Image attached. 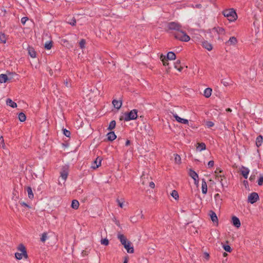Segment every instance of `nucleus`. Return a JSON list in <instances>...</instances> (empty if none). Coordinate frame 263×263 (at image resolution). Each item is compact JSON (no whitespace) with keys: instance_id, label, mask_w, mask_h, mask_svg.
Listing matches in <instances>:
<instances>
[{"instance_id":"nucleus-11","label":"nucleus","mask_w":263,"mask_h":263,"mask_svg":"<svg viewBox=\"0 0 263 263\" xmlns=\"http://www.w3.org/2000/svg\"><path fill=\"white\" fill-rule=\"evenodd\" d=\"M202 46L203 48L207 49L208 51L212 50L213 48L212 44L206 41H203L202 42Z\"/></svg>"},{"instance_id":"nucleus-38","label":"nucleus","mask_w":263,"mask_h":263,"mask_svg":"<svg viewBox=\"0 0 263 263\" xmlns=\"http://www.w3.org/2000/svg\"><path fill=\"white\" fill-rule=\"evenodd\" d=\"M174 156H175L174 159H175V162L177 163H180L181 162V158H180V156L178 155V154H174Z\"/></svg>"},{"instance_id":"nucleus-54","label":"nucleus","mask_w":263,"mask_h":263,"mask_svg":"<svg viewBox=\"0 0 263 263\" xmlns=\"http://www.w3.org/2000/svg\"><path fill=\"white\" fill-rule=\"evenodd\" d=\"M20 203L22 205L25 206L28 208H30L29 206L24 202H21Z\"/></svg>"},{"instance_id":"nucleus-20","label":"nucleus","mask_w":263,"mask_h":263,"mask_svg":"<svg viewBox=\"0 0 263 263\" xmlns=\"http://www.w3.org/2000/svg\"><path fill=\"white\" fill-rule=\"evenodd\" d=\"M10 79L8 78L7 74H0V83H6L8 81H9Z\"/></svg>"},{"instance_id":"nucleus-43","label":"nucleus","mask_w":263,"mask_h":263,"mask_svg":"<svg viewBox=\"0 0 263 263\" xmlns=\"http://www.w3.org/2000/svg\"><path fill=\"white\" fill-rule=\"evenodd\" d=\"M67 23H68L72 26H75L76 24V20L74 17H72V20L71 21L67 22Z\"/></svg>"},{"instance_id":"nucleus-56","label":"nucleus","mask_w":263,"mask_h":263,"mask_svg":"<svg viewBox=\"0 0 263 263\" xmlns=\"http://www.w3.org/2000/svg\"><path fill=\"white\" fill-rule=\"evenodd\" d=\"M130 144V141L129 140H127L125 143V146H127Z\"/></svg>"},{"instance_id":"nucleus-49","label":"nucleus","mask_w":263,"mask_h":263,"mask_svg":"<svg viewBox=\"0 0 263 263\" xmlns=\"http://www.w3.org/2000/svg\"><path fill=\"white\" fill-rule=\"evenodd\" d=\"M28 20V18L27 17H23L21 19V23L23 25H24Z\"/></svg>"},{"instance_id":"nucleus-47","label":"nucleus","mask_w":263,"mask_h":263,"mask_svg":"<svg viewBox=\"0 0 263 263\" xmlns=\"http://www.w3.org/2000/svg\"><path fill=\"white\" fill-rule=\"evenodd\" d=\"M263 183V176H260L258 180V184L261 185Z\"/></svg>"},{"instance_id":"nucleus-32","label":"nucleus","mask_w":263,"mask_h":263,"mask_svg":"<svg viewBox=\"0 0 263 263\" xmlns=\"http://www.w3.org/2000/svg\"><path fill=\"white\" fill-rule=\"evenodd\" d=\"M116 121L115 120L111 121L109 124L107 129L111 130L114 129L116 127Z\"/></svg>"},{"instance_id":"nucleus-14","label":"nucleus","mask_w":263,"mask_h":263,"mask_svg":"<svg viewBox=\"0 0 263 263\" xmlns=\"http://www.w3.org/2000/svg\"><path fill=\"white\" fill-rule=\"evenodd\" d=\"M112 103L114 107L118 109H119L121 108L122 104V102L121 100L118 101V100H114L112 102Z\"/></svg>"},{"instance_id":"nucleus-31","label":"nucleus","mask_w":263,"mask_h":263,"mask_svg":"<svg viewBox=\"0 0 263 263\" xmlns=\"http://www.w3.org/2000/svg\"><path fill=\"white\" fill-rule=\"evenodd\" d=\"M27 192L28 193V196L29 198L31 199H33L34 197V195L33 194L31 187H29V186L27 187Z\"/></svg>"},{"instance_id":"nucleus-40","label":"nucleus","mask_w":263,"mask_h":263,"mask_svg":"<svg viewBox=\"0 0 263 263\" xmlns=\"http://www.w3.org/2000/svg\"><path fill=\"white\" fill-rule=\"evenodd\" d=\"M101 243L104 246H107L109 244V241L107 238L102 239L101 240Z\"/></svg>"},{"instance_id":"nucleus-39","label":"nucleus","mask_w":263,"mask_h":263,"mask_svg":"<svg viewBox=\"0 0 263 263\" xmlns=\"http://www.w3.org/2000/svg\"><path fill=\"white\" fill-rule=\"evenodd\" d=\"M86 41L84 39H82L79 42V46L81 48L83 49L85 47Z\"/></svg>"},{"instance_id":"nucleus-63","label":"nucleus","mask_w":263,"mask_h":263,"mask_svg":"<svg viewBox=\"0 0 263 263\" xmlns=\"http://www.w3.org/2000/svg\"><path fill=\"white\" fill-rule=\"evenodd\" d=\"M204 255H205V258H206L207 259H209V254H208V253H204Z\"/></svg>"},{"instance_id":"nucleus-9","label":"nucleus","mask_w":263,"mask_h":263,"mask_svg":"<svg viewBox=\"0 0 263 263\" xmlns=\"http://www.w3.org/2000/svg\"><path fill=\"white\" fill-rule=\"evenodd\" d=\"M173 116L175 118L176 120L179 123L184 124H188L189 123V121L187 119L180 118L176 114L173 113Z\"/></svg>"},{"instance_id":"nucleus-35","label":"nucleus","mask_w":263,"mask_h":263,"mask_svg":"<svg viewBox=\"0 0 263 263\" xmlns=\"http://www.w3.org/2000/svg\"><path fill=\"white\" fill-rule=\"evenodd\" d=\"M6 41L5 35L2 32H0V42L5 43Z\"/></svg>"},{"instance_id":"nucleus-44","label":"nucleus","mask_w":263,"mask_h":263,"mask_svg":"<svg viewBox=\"0 0 263 263\" xmlns=\"http://www.w3.org/2000/svg\"><path fill=\"white\" fill-rule=\"evenodd\" d=\"M0 144H1L2 147L3 148H5V142H4V138H3V136H1V137H0Z\"/></svg>"},{"instance_id":"nucleus-60","label":"nucleus","mask_w":263,"mask_h":263,"mask_svg":"<svg viewBox=\"0 0 263 263\" xmlns=\"http://www.w3.org/2000/svg\"><path fill=\"white\" fill-rule=\"evenodd\" d=\"M70 144H71V142H69V141L67 140V144H66L67 148L69 147Z\"/></svg>"},{"instance_id":"nucleus-18","label":"nucleus","mask_w":263,"mask_h":263,"mask_svg":"<svg viewBox=\"0 0 263 263\" xmlns=\"http://www.w3.org/2000/svg\"><path fill=\"white\" fill-rule=\"evenodd\" d=\"M202 192L203 194H205L207 193V184L204 179H202Z\"/></svg>"},{"instance_id":"nucleus-64","label":"nucleus","mask_w":263,"mask_h":263,"mask_svg":"<svg viewBox=\"0 0 263 263\" xmlns=\"http://www.w3.org/2000/svg\"><path fill=\"white\" fill-rule=\"evenodd\" d=\"M196 7L197 8H201V5H200V4L196 5Z\"/></svg>"},{"instance_id":"nucleus-41","label":"nucleus","mask_w":263,"mask_h":263,"mask_svg":"<svg viewBox=\"0 0 263 263\" xmlns=\"http://www.w3.org/2000/svg\"><path fill=\"white\" fill-rule=\"evenodd\" d=\"M216 31L217 32V33L218 34H224V28H221V27H218L217 28H216Z\"/></svg>"},{"instance_id":"nucleus-55","label":"nucleus","mask_w":263,"mask_h":263,"mask_svg":"<svg viewBox=\"0 0 263 263\" xmlns=\"http://www.w3.org/2000/svg\"><path fill=\"white\" fill-rule=\"evenodd\" d=\"M221 172H222V171L218 170V169H216V170L215 172V173L216 175H218L219 173H221Z\"/></svg>"},{"instance_id":"nucleus-13","label":"nucleus","mask_w":263,"mask_h":263,"mask_svg":"<svg viewBox=\"0 0 263 263\" xmlns=\"http://www.w3.org/2000/svg\"><path fill=\"white\" fill-rule=\"evenodd\" d=\"M249 172L250 171L248 168L245 167L244 166L242 167L241 170V173L242 175L245 179H247Z\"/></svg>"},{"instance_id":"nucleus-58","label":"nucleus","mask_w":263,"mask_h":263,"mask_svg":"<svg viewBox=\"0 0 263 263\" xmlns=\"http://www.w3.org/2000/svg\"><path fill=\"white\" fill-rule=\"evenodd\" d=\"M193 179L194 180L195 184H198V178H195Z\"/></svg>"},{"instance_id":"nucleus-6","label":"nucleus","mask_w":263,"mask_h":263,"mask_svg":"<svg viewBox=\"0 0 263 263\" xmlns=\"http://www.w3.org/2000/svg\"><path fill=\"white\" fill-rule=\"evenodd\" d=\"M259 200V196L256 192L251 193L248 196V201L253 204Z\"/></svg>"},{"instance_id":"nucleus-1","label":"nucleus","mask_w":263,"mask_h":263,"mask_svg":"<svg viewBox=\"0 0 263 263\" xmlns=\"http://www.w3.org/2000/svg\"><path fill=\"white\" fill-rule=\"evenodd\" d=\"M173 35L175 39L182 42H188L190 40V37L182 29L179 31L174 32Z\"/></svg>"},{"instance_id":"nucleus-4","label":"nucleus","mask_w":263,"mask_h":263,"mask_svg":"<svg viewBox=\"0 0 263 263\" xmlns=\"http://www.w3.org/2000/svg\"><path fill=\"white\" fill-rule=\"evenodd\" d=\"M138 111L137 109H133L129 112H125L124 114V120L125 121H128L137 119Z\"/></svg>"},{"instance_id":"nucleus-34","label":"nucleus","mask_w":263,"mask_h":263,"mask_svg":"<svg viewBox=\"0 0 263 263\" xmlns=\"http://www.w3.org/2000/svg\"><path fill=\"white\" fill-rule=\"evenodd\" d=\"M160 59L163 63V64L164 66H167L168 65V60L166 59V57L165 56H163L162 54L161 55Z\"/></svg>"},{"instance_id":"nucleus-57","label":"nucleus","mask_w":263,"mask_h":263,"mask_svg":"<svg viewBox=\"0 0 263 263\" xmlns=\"http://www.w3.org/2000/svg\"><path fill=\"white\" fill-rule=\"evenodd\" d=\"M255 179V176L254 175H251L250 177V180L251 181H253Z\"/></svg>"},{"instance_id":"nucleus-2","label":"nucleus","mask_w":263,"mask_h":263,"mask_svg":"<svg viewBox=\"0 0 263 263\" xmlns=\"http://www.w3.org/2000/svg\"><path fill=\"white\" fill-rule=\"evenodd\" d=\"M222 14L230 22L234 21L237 17V14L233 9L225 10L223 11Z\"/></svg>"},{"instance_id":"nucleus-21","label":"nucleus","mask_w":263,"mask_h":263,"mask_svg":"<svg viewBox=\"0 0 263 263\" xmlns=\"http://www.w3.org/2000/svg\"><path fill=\"white\" fill-rule=\"evenodd\" d=\"M209 215L213 222H215L218 221V218L217 217L216 213L214 212H213V211H210Z\"/></svg>"},{"instance_id":"nucleus-30","label":"nucleus","mask_w":263,"mask_h":263,"mask_svg":"<svg viewBox=\"0 0 263 263\" xmlns=\"http://www.w3.org/2000/svg\"><path fill=\"white\" fill-rule=\"evenodd\" d=\"M189 176L192 177L193 179L198 178V174L193 170L190 169L189 172Z\"/></svg>"},{"instance_id":"nucleus-8","label":"nucleus","mask_w":263,"mask_h":263,"mask_svg":"<svg viewBox=\"0 0 263 263\" xmlns=\"http://www.w3.org/2000/svg\"><path fill=\"white\" fill-rule=\"evenodd\" d=\"M124 248L126 250L128 253H133L134 252V249L133 246H131V242L128 241L127 242L123 245Z\"/></svg>"},{"instance_id":"nucleus-42","label":"nucleus","mask_w":263,"mask_h":263,"mask_svg":"<svg viewBox=\"0 0 263 263\" xmlns=\"http://www.w3.org/2000/svg\"><path fill=\"white\" fill-rule=\"evenodd\" d=\"M223 248L227 252H231L232 251V249L229 245H223Z\"/></svg>"},{"instance_id":"nucleus-28","label":"nucleus","mask_w":263,"mask_h":263,"mask_svg":"<svg viewBox=\"0 0 263 263\" xmlns=\"http://www.w3.org/2000/svg\"><path fill=\"white\" fill-rule=\"evenodd\" d=\"M71 206L73 209H78L79 206V201L77 200H73L71 202Z\"/></svg>"},{"instance_id":"nucleus-26","label":"nucleus","mask_w":263,"mask_h":263,"mask_svg":"<svg viewBox=\"0 0 263 263\" xmlns=\"http://www.w3.org/2000/svg\"><path fill=\"white\" fill-rule=\"evenodd\" d=\"M28 51L29 54L31 58H34L36 57V52L33 48L29 47Z\"/></svg>"},{"instance_id":"nucleus-29","label":"nucleus","mask_w":263,"mask_h":263,"mask_svg":"<svg viewBox=\"0 0 263 263\" xmlns=\"http://www.w3.org/2000/svg\"><path fill=\"white\" fill-rule=\"evenodd\" d=\"M206 145L205 143L201 142L198 143V146H197V149L199 151H202L203 150L205 149Z\"/></svg>"},{"instance_id":"nucleus-10","label":"nucleus","mask_w":263,"mask_h":263,"mask_svg":"<svg viewBox=\"0 0 263 263\" xmlns=\"http://www.w3.org/2000/svg\"><path fill=\"white\" fill-rule=\"evenodd\" d=\"M102 159L100 157H97L96 160L93 162L91 167L93 169L97 168L101 165Z\"/></svg>"},{"instance_id":"nucleus-23","label":"nucleus","mask_w":263,"mask_h":263,"mask_svg":"<svg viewBox=\"0 0 263 263\" xmlns=\"http://www.w3.org/2000/svg\"><path fill=\"white\" fill-rule=\"evenodd\" d=\"M176 58V55L174 52L170 51L167 53L166 59L170 60H175Z\"/></svg>"},{"instance_id":"nucleus-15","label":"nucleus","mask_w":263,"mask_h":263,"mask_svg":"<svg viewBox=\"0 0 263 263\" xmlns=\"http://www.w3.org/2000/svg\"><path fill=\"white\" fill-rule=\"evenodd\" d=\"M107 140L110 141H112L117 138L114 132H110L107 134Z\"/></svg>"},{"instance_id":"nucleus-22","label":"nucleus","mask_w":263,"mask_h":263,"mask_svg":"<svg viewBox=\"0 0 263 263\" xmlns=\"http://www.w3.org/2000/svg\"><path fill=\"white\" fill-rule=\"evenodd\" d=\"M6 104L12 108H15L17 107V104L16 103L13 102L11 99H7L6 100Z\"/></svg>"},{"instance_id":"nucleus-19","label":"nucleus","mask_w":263,"mask_h":263,"mask_svg":"<svg viewBox=\"0 0 263 263\" xmlns=\"http://www.w3.org/2000/svg\"><path fill=\"white\" fill-rule=\"evenodd\" d=\"M237 39L234 36L231 37L229 41L227 42L226 44L228 45H234L237 43Z\"/></svg>"},{"instance_id":"nucleus-45","label":"nucleus","mask_w":263,"mask_h":263,"mask_svg":"<svg viewBox=\"0 0 263 263\" xmlns=\"http://www.w3.org/2000/svg\"><path fill=\"white\" fill-rule=\"evenodd\" d=\"M47 234L45 233H44L43 234H42V237L41 238V240L42 241V242H44L46 239H47Z\"/></svg>"},{"instance_id":"nucleus-12","label":"nucleus","mask_w":263,"mask_h":263,"mask_svg":"<svg viewBox=\"0 0 263 263\" xmlns=\"http://www.w3.org/2000/svg\"><path fill=\"white\" fill-rule=\"evenodd\" d=\"M232 223L234 226L238 228L240 227L241 223L238 218L236 216L232 217Z\"/></svg>"},{"instance_id":"nucleus-27","label":"nucleus","mask_w":263,"mask_h":263,"mask_svg":"<svg viewBox=\"0 0 263 263\" xmlns=\"http://www.w3.org/2000/svg\"><path fill=\"white\" fill-rule=\"evenodd\" d=\"M174 67L176 69H177L179 71H181L183 67L180 66V61L178 60L174 64Z\"/></svg>"},{"instance_id":"nucleus-52","label":"nucleus","mask_w":263,"mask_h":263,"mask_svg":"<svg viewBox=\"0 0 263 263\" xmlns=\"http://www.w3.org/2000/svg\"><path fill=\"white\" fill-rule=\"evenodd\" d=\"M130 221L134 223V222H136L137 221V219H136L135 216H133V217H130Z\"/></svg>"},{"instance_id":"nucleus-53","label":"nucleus","mask_w":263,"mask_h":263,"mask_svg":"<svg viewBox=\"0 0 263 263\" xmlns=\"http://www.w3.org/2000/svg\"><path fill=\"white\" fill-rule=\"evenodd\" d=\"M149 186L152 189L154 188L155 187V183L153 182H151L149 183Z\"/></svg>"},{"instance_id":"nucleus-37","label":"nucleus","mask_w":263,"mask_h":263,"mask_svg":"<svg viewBox=\"0 0 263 263\" xmlns=\"http://www.w3.org/2000/svg\"><path fill=\"white\" fill-rule=\"evenodd\" d=\"M172 196L175 199H177L179 198V195L176 190H173L171 193Z\"/></svg>"},{"instance_id":"nucleus-3","label":"nucleus","mask_w":263,"mask_h":263,"mask_svg":"<svg viewBox=\"0 0 263 263\" xmlns=\"http://www.w3.org/2000/svg\"><path fill=\"white\" fill-rule=\"evenodd\" d=\"M17 250L20 252H16L15 254V257L17 259H21L23 257L27 258V254L25 246L23 244H20L18 246Z\"/></svg>"},{"instance_id":"nucleus-33","label":"nucleus","mask_w":263,"mask_h":263,"mask_svg":"<svg viewBox=\"0 0 263 263\" xmlns=\"http://www.w3.org/2000/svg\"><path fill=\"white\" fill-rule=\"evenodd\" d=\"M18 119L21 122H24L26 119V115L23 112H20L18 114Z\"/></svg>"},{"instance_id":"nucleus-16","label":"nucleus","mask_w":263,"mask_h":263,"mask_svg":"<svg viewBox=\"0 0 263 263\" xmlns=\"http://www.w3.org/2000/svg\"><path fill=\"white\" fill-rule=\"evenodd\" d=\"M117 237L120 240L122 245L128 241L126 238L123 234L119 233L118 234Z\"/></svg>"},{"instance_id":"nucleus-61","label":"nucleus","mask_w":263,"mask_h":263,"mask_svg":"<svg viewBox=\"0 0 263 263\" xmlns=\"http://www.w3.org/2000/svg\"><path fill=\"white\" fill-rule=\"evenodd\" d=\"M62 131H63V134L64 135H66V128H64V127H63V128H62Z\"/></svg>"},{"instance_id":"nucleus-51","label":"nucleus","mask_w":263,"mask_h":263,"mask_svg":"<svg viewBox=\"0 0 263 263\" xmlns=\"http://www.w3.org/2000/svg\"><path fill=\"white\" fill-rule=\"evenodd\" d=\"M221 83L223 84V85L227 86L229 85V83L228 82H227L223 80L221 81Z\"/></svg>"},{"instance_id":"nucleus-5","label":"nucleus","mask_w":263,"mask_h":263,"mask_svg":"<svg viewBox=\"0 0 263 263\" xmlns=\"http://www.w3.org/2000/svg\"><path fill=\"white\" fill-rule=\"evenodd\" d=\"M167 27L169 30H174L176 32L179 31L182 29L181 25L180 24L175 22L168 23L167 25Z\"/></svg>"},{"instance_id":"nucleus-50","label":"nucleus","mask_w":263,"mask_h":263,"mask_svg":"<svg viewBox=\"0 0 263 263\" xmlns=\"http://www.w3.org/2000/svg\"><path fill=\"white\" fill-rule=\"evenodd\" d=\"M117 202H118L119 206L122 208L123 206V201L121 202L119 199H117Z\"/></svg>"},{"instance_id":"nucleus-24","label":"nucleus","mask_w":263,"mask_h":263,"mask_svg":"<svg viewBox=\"0 0 263 263\" xmlns=\"http://www.w3.org/2000/svg\"><path fill=\"white\" fill-rule=\"evenodd\" d=\"M223 178L225 179V177L223 175H216L215 179L218 181H219L221 184V185L223 187L224 186V184L223 182Z\"/></svg>"},{"instance_id":"nucleus-25","label":"nucleus","mask_w":263,"mask_h":263,"mask_svg":"<svg viewBox=\"0 0 263 263\" xmlns=\"http://www.w3.org/2000/svg\"><path fill=\"white\" fill-rule=\"evenodd\" d=\"M212 90L211 88H207L204 91L203 95L206 98H209L211 96Z\"/></svg>"},{"instance_id":"nucleus-36","label":"nucleus","mask_w":263,"mask_h":263,"mask_svg":"<svg viewBox=\"0 0 263 263\" xmlns=\"http://www.w3.org/2000/svg\"><path fill=\"white\" fill-rule=\"evenodd\" d=\"M52 46V42L51 41H49V42H47L45 44L44 47H45V49L49 50V49H50L51 48Z\"/></svg>"},{"instance_id":"nucleus-17","label":"nucleus","mask_w":263,"mask_h":263,"mask_svg":"<svg viewBox=\"0 0 263 263\" xmlns=\"http://www.w3.org/2000/svg\"><path fill=\"white\" fill-rule=\"evenodd\" d=\"M263 142V137L261 135H259L256 139V145L257 147H260Z\"/></svg>"},{"instance_id":"nucleus-59","label":"nucleus","mask_w":263,"mask_h":263,"mask_svg":"<svg viewBox=\"0 0 263 263\" xmlns=\"http://www.w3.org/2000/svg\"><path fill=\"white\" fill-rule=\"evenodd\" d=\"M128 262V257L126 256L124 258V260L123 261V263H127Z\"/></svg>"},{"instance_id":"nucleus-48","label":"nucleus","mask_w":263,"mask_h":263,"mask_svg":"<svg viewBox=\"0 0 263 263\" xmlns=\"http://www.w3.org/2000/svg\"><path fill=\"white\" fill-rule=\"evenodd\" d=\"M214 162L213 160H211L208 162V165L209 168L212 167L214 166Z\"/></svg>"},{"instance_id":"nucleus-62","label":"nucleus","mask_w":263,"mask_h":263,"mask_svg":"<svg viewBox=\"0 0 263 263\" xmlns=\"http://www.w3.org/2000/svg\"><path fill=\"white\" fill-rule=\"evenodd\" d=\"M70 132L68 130H67V137H70Z\"/></svg>"},{"instance_id":"nucleus-46","label":"nucleus","mask_w":263,"mask_h":263,"mask_svg":"<svg viewBox=\"0 0 263 263\" xmlns=\"http://www.w3.org/2000/svg\"><path fill=\"white\" fill-rule=\"evenodd\" d=\"M206 125L208 127H211L214 126V124L212 121H207L206 123Z\"/></svg>"},{"instance_id":"nucleus-7","label":"nucleus","mask_w":263,"mask_h":263,"mask_svg":"<svg viewBox=\"0 0 263 263\" xmlns=\"http://www.w3.org/2000/svg\"><path fill=\"white\" fill-rule=\"evenodd\" d=\"M59 184L62 186L65 185L66 181V172L64 170L61 172V176L58 180Z\"/></svg>"}]
</instances>
